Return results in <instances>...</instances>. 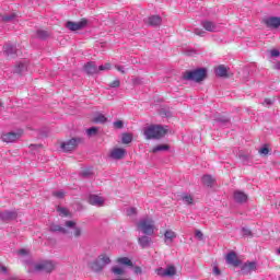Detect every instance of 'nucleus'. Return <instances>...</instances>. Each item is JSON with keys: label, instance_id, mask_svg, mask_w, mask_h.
<instances>
[{"label": "nucleus", "instance_id": "nucleus-1", "mask_svg": "<svg viewBox=\"0 0 280 280\" xmlns=\"http://www.w3.org/2000/svg\"><path fill=\"white\" fill-rule=\"evenodd\" d=\"M50 231H52V233H63V235H68L69 237H80V235H82V230L78 228L73 221H67L66 228L58 224H52L50 225Z\"/></svg>", "mask_w": 280, "mask_h": 280}, {"label": "nucleus", "instance_id": "nucleus-2", "mask_svg": "<svg viewBox=\"0 0 280 280\" xmlns=\"http://www.w3.org/2000/svg\"><path fill=\"white\" fill-rule=\"evenodd\" d=\"M168 131L170 129L163 125H149L143 128V135L148 140L154 139L159 141L160 139H163Z\"/></svg>", "mask_w": 280, "mask_h": 280}, {"label": "nucleus", "instance_id": "nucleus-3", "mask_svg": "<svg viewBox=\"0 0 280 280\" xmlns=\"http://www.w3.org/2000/svg\"><path fill=\"white\" fill-rule=\"evenodd\" d=\"M137 229L140 233H143V235L149 236L155 235L156 231H159L153 219L149 217L140 219L137 223Z\"/></svg>", "mask_w": 280, "mask_h": 280}, {"label": "nucleus", "instance_id": "nucleus-4", "mask_svg": "<svg viewBox=\"0 0 280 280\" xmlns=\"http://www.w3.org/2000/svg\"><path fill=\"white\" fill-rule=\"evenodd\" d=\"M183 78L184 80H192V82H202L207 78V69L199 68L192 71H186Z\"/></svg>", "mask_w": 280, "mask_h": 280}, {"label": "nucleus", "instance_id": "nucleus-5", "mask_svg": "<svg viewBox=\"0 0 280 280\" xmlns=\"http://www.w3.org/2000/svg\"><path fill=\"white\" fill-rule=\"evenodd\" d=\"M56 270V262L51 260H42L34 265V269H30L31 272H52Z\"/></svg>", "mask_w": 280, "mask_h": 280}, {"label": "nucleus", "instance_id": "nucleus-6", "mask_svg": "<svg viewBox=\"0 0 280 280\" xmlns=\"http://www.w3.org/2000/svg\"><path fill=\"white\" fill-rule=\"evenodd\" d=\"M155 273L158 275V277L172 278L176 276V267L174 265H168L165 268L160 267L155 269Z\"/></svg>", "mask_w": 280, "mask_h": 280}, {"label": "nucleus", "instance_id": "nucleus-7", "mask_svg": "<svg viewBox=\"0 0 280 280\" xmlns=\"http://www.w3.org/2000/svg\"><path fill=\"white\" fill-rule=\"evenodd\" d=\"M89 25V21L86 19L81 20L80 22H71L68 21L66 23L67 30H70V32H78L80 30H84Z\"/></svg>", "mask_w": 280, "mask_h": 280}, {"label": "nucleus", "instance_id": "nucleus-8", "mask_svg": "<svg viewBox=\"0 0 280 280\" xmlns=\"http://www.w3.org/2000/svg\"><path fill=\"white\" fill-rule=\"evenodd\" d=\"M108 264H110V258L106 255H101L97 260L92 264L91 268L98 272V270H102V268H104V266H108Z\"/></svg>", "mask_w": 280, "mask_h": 280}, {"label": "nucleus", "instance_id": "nucleus-9", "mask_svg": "<svg viewBox=\"0 0 280 280\" xmlns=\"http://www.w3.org/2000/svg\"><path fill=\"white\" fill-rule=\"evenodd\" d=\"M79 143H80L79 138H72L69 141L61 142L60 148L63 152H73V150L78 148Z\"/></svg>", "mask_w": 280, "mask_h": 280}, {"label": "nucleus", "instance_id": "nucleus-10", "mask_svg": "<svg viewBox=\"0 0 280 280\" xmlns=\"http://www.w3.org/2000/svg\"><path fill=\"white\" fill-rule=\"evenodd\" d=\"M127 154L126 149L124 148H114L109 151L108 156L109 159H113V161H121V159H125Z\"/></svg>", "mask_w": 280, "mask_h": 280}, {"label": "nucleus", "instance_id": "nucleus-11", "mask_svg": "<svg viewBox=\"0 0 280 280\" xmlns=\"http://www.w3.org/2000/svg\"><path fill=\"white\" fill-rule=\"evenodd\" d=\"M262 22L266 25V27H268L269 30H279L280 28V18H278V16L265 18L262 20Z\"/></svg>", "mask_w": 280, "mask_h": 280}, {"label": "nucleus", "instance_id": "nucleus-12", "mask_svg": "<svg viewBox=\"0 0 280 280\" xmlns=\"http://www.w3.org/2000/svg\"><path fill=\"white\" fill-rule=\"evenodd\" d=\"M176 237H178V234L172 229H167L164 232V244L166 246H172L174 242H176Z\"/></svg>", "mask_w": 280, "mask_h": 280}, {"label": "nucleus", "instance_id": "nucleus-13", "mask_svg": "<svg viewBox=\"0 0 280 280\" xmlns=\"http://www.w3.org/2000/svg\"><path fill=\"white\" fill-rule=\"evenodd\" d=\"M201 26L203 27V30H206V32L215 33V32H220L221 30L220 24L210 20L202 21Z\"/></svg>", "mask_w": 280, "mask_h": 280}, {"label": "nucleus", "instance_id": "nucleus-14", "mask_svg": "<svg viewBox=\"0 0 280 280\" xmlns=\"http://www.w3.org/2000/svg\"><path fill=\"white\" fill-rule=\"evenodd\" d=\"M257 270V261H247L241 266V271L243 275H250Z\"/></svg>", "mask_w": 280, "mask_h": 280}, {"label": "nucleus", "instance_id": "nucleus-15", "mask_svg": "<svg viewBox=\"0 0 280 280\" xmlns=\"http://www.w3.org/2000/svg\"><path fill=\"white\" fill-rule=\"evenodd\" d=\"M226 264H230V266H234V268H237L240 266L241 261L240 258H237V254L235 252H231L225 257Z\"/></svg>", "mask_w": 280, "mask_h": 280}, {"label": "nucleus", "instance_id": "nucleus-16", "mask_svg": "<svg viewBox=\"0 0 280 280\" xmlns=\"http://www.w3.org/2000/svg\"><path fill=\"white\" fill-rule=\"evenodd\" d=\"M20 138H21V133H16V132H9V133L2 135V141H4L5 143H14V141H18V139Z\"/></svg>", "mask_w": 280, "mask_h": 280}, {"label": "nucleus", "instance_id": "nucleus-17", "mask_svg": "<svg viewBox=\"0 0 280 280\" xmlns=\"http://www.w3.org/2000/svg\"><path fill=\"white\" fill-rule=\"evenodd\" d=\"M89 202L94 207H104L105 199L97 195H90Z\"/></svg>", "mask_w": 280, "mask_h": 280}, {"label": "nucleus", "instance_id": "nucleus-18", "mask_svg": "<svg viewBox=\"0 0 280 280\" xmlns=\"http://www.w3.org/2000/svg\"><path fill=\"white\" fill-rule=\"evenodd\" d=\"M15 211H4L0 212V222H10V220H16Z\"/></svg>", "mask_w": 280, "mask_h": 280}, {"label": "nucleus", "instance_id": "nucleus-19", "mask_svg": "<svg viewBox=\"0 0 280 280\" xmlns=\"http://www.w3.org/2000/svg\"><path fill=\"white\" fill-rule=\"evenodd\" d=\"M214 73L219 78H226L229 75V67L220 65L217 68H214Z\"/></svg>", "mask_w": 280, "mask_h": 280}, {"label": "nucleus", "instance_id": "nucleus-20", "mask_svg": "<svg viewBox=\"0 0 280 280\" xmlns=\"http://www.w3.org/2000/svg\"><path fill=\"white\" fill-rule=\"evenodd\" d=\"M233 198H234L235 202L243 203L248 200V195L243 191L236 190V191H234Z\"/></svg>", "mask_w": 280, "mask_h": 280}, {"label": "nucleus", "instance_id": "nucleus-21", "mask_svg": "<svg viewBox=\"0 0 280 280\" xmlns=\"http://www.w3.org/2000/svg\"><path fill=\"white\" fill-rule=\"evenodd\" d=\"M24 71H27V60H21L14 67V73H24Z\"/></svg>", "mask_w": 280, "mask_h": 280}, {"label": "nucleus", "instance_id": "nucleus-22", "mask_svg": "<svg viewBox=\"0 0 280 280\" xmlns=\"http://www.w3.org/2000/svg\"><path fill=\"white\" fill-rule=\"evenodd\" d=\"M16 46L12 45V44H5L3 46V54L4 56H14L16 55Z\"/></svg>", "mask_w": 280, "mask_h": 280}, {"label": "nucleus", "instance_id": "nucleus-23", "mask_svg": "<svg viewBox=\"0 0 280 280\" xmlns=\"http://www.w3.org/2000/svg\"><path fill=\"white\" fill-rule=\"evenodd\" d=\"M138 243L141 248H148L152 245V238L150 236H140Z\"/></svg>", "mask_w": 280, "mask_h": 280}, {"label": "nucleus", "instance_id": "nucleus-24", "mask_svg": "<svg viewBox=\"0 0 280 280\" xmlns=\"http://www.w3.org/2000/svg\"><path fill=\"white\" fill-rule=\"evenodd\" d=\"M201 183L206 187H213V185H215V179L211 175H203L201 178Z\"/></svg>", "mask_w": 280, "mask_h": 280}, {"label": "nucleus", "instance_id": "nucleus-25", "mask_svg": "<svg viewBox=\"0 0 280 280\" xmlns=\"http://www.w3.org/2000/svg\"><path fill=\"white\" fill-rule=\"evenodd\" d=\"M84 69L89 73V75H93V73H97L98 71L97 66L93 61L88 62Z\"/></svg>", "mask_w": 280, "mask_h": 280}, {"label": "nucleus", "instance_id": "nucleus-26", "mask_svg": "<svg viewBox=\"0 0 280 280\" xmlns=\"http://www.w3.org/2000/svg\"><path fill=\"white\" fill-rule=\"evenodd\" d=\"M167 150H170L168 144H158V145L152 148L151 152L153 154H156L158 152H167Z\"/></svg>", "mask_w": 280, "mask_h": 280}, {"label": "nucleus", "instance_id": "nucleus-27", "mask_svg": "<svg viewBox=\"0 0 280 280\" xmlns=\"http://www.w3.org/2000/svg\"><path fill=\"white\" fill-rule=\"evenodd\" d=\"M161 22L162 20H161V16L159 15H152L149 18V21H148L149 25H153L154 27H156V25H160Z\"/></svg>", "mask_w": 280, "mask_h": 280}, {"label": "nucleus", "instance_id": "nucleus-28", "mask_svg": "<svg viewBox=\"0 0 280 280\" xmlns=\"http://www.w3.org/2000/svg\"><path fill=\"white\" fill-rule=\"evenodd\" d=\"M92 121H94V124H106V121H108V118H106L104 114H96Z\"/></svg>", "mask_w": 280, "mask_h": 280}, {"label": "nucleus", "instance_id": "nucleus-29", "mask_svg": "<svg viewBox=\"0 0 280 280\" xmlns=\"http://www.w3.org/2000/svg\"><path fill=\"white\" fill-rule=\"evenodd\" d=\"M182 200L184 205H194V196L187 192L182 195Z\"/></svg>", "mask_w": 280, "mask_h": 280}, {"label": "nucleus", "instance_id": "nucleus-30", "mask_svg": "<svg viewBox=\"0 0 280 280\" xmlns=\"http://www.w3.org/2000/svg\"><path fill=\"white\" fill-rule=\"evenodd\" d=\"M117 264H119L120 266H129L132 268V260H130V258L128 257L118 258Z\"/></svg>", "mask_w": 280, "mask_h": 280}, {"label": "nucleus", "instance_id": "nucleus-31", "mask_svg": "<svg viewBox=\"0 0 280 280\" xmlns=\"http://www.w3.org/2000/svg\"><path fill=\"white\" fill-rule=\"evenodd\" d=\"M57 211L61 218H69V215H71V212H69L67 208L58 207Z\"/></svg>", "mask_w": 280, "mask_h": 280}, {"label": "nucleus", "instance_id": "nucleus-32", "mask_svg": "<svg viewBox=\"0 0 280 280\" xmlns=\"http://www.w3.org/2000/svg\"><path fill=\"white\" fill-rule=\"evenodd\" d=\"M16 19V14L11 13L10 15H2L0 16V21H3L4 23H8L10 21H14Z\"/></svg>", "mask_w": 280, "mask_h": 280}, {"label": "nucleus", "instance_id": "nucleus-33", "mask_svg": "<svg viewBox=\"0 0 280 280\" xmlns=\"http://www.w3.org/2000/svg\"><path fill=\"white\" fill-rule=\"evenodd\" d=\"M121 141L125 144L132 143V133H122Z\"/></svg>", "mask_w": 280, "mask_h": 280}, {"label": "nucleus", "instance_id": "nucleus-34", "mask_svg": "<svg viewBox=\"0 0 280 280\" xmlns=\"http://www.w3.org/2000/svg\"><path fill=\"white\" fill-rule=\"evenodd\" d=\"M49 36V33L47 31H37L36 32V37L45 39Z\"/></svg>", "mask_w": 280, "mask_h": 280}, {"label": "nucleus", "instance_id": "nucleus-35", "mask_svg": "<svg viewBox=\"0 0 280 280\" xmlns=\"http://www.w3.org/2000/svg\"><path fill=\"white\" fill-rule=\"evenodd\" d=\"M126 215L132 218V215H137V208L131 207L126 209Z\"/></svg>", "mask_w": 280, "mask_h": 280}, {"label": "nucleus", "instance_id": "nucleus-36", "mask_svg": "<svg viewBox=\"0 0 280 280\" xmlns=\"http://www.w3.org/2000/svg\"><path fill=\"white\" fill-rule=\"evenodd\" d=\"M112 272L114 275H124L126 271L124 270V268L115 266L112 268Z\"/></svg>", "mask_w": 280, "mask_h": 280}, {"label": "nucleus", "instance_id": "nucleus-37", "mask_svg": "<svg viewBox=\"0 0 280 280\" xmlns=\"http://www.w3.org/2000/svg\"><path fill=\"white\" fill-rule=\"evenodd\" d=\"M97 127H92L90 129L86 130V135L88 137H95V135H97Z\"/></svg>", "mask_w": 280, "mask_h": 280}, {"label": "nucleus", "instance_id": "nucleus-38", "mask_svg": "<svg viewBox=\"0 0 280 280\" xmlns=\"http://www.w3.org/2000/svg\"><path fill=\"white\" fill-rule=\"evenodd\" d=\"M194 34H196V36H201V37L207 36V32H205V30L202 28H195Z\"/></svg>", "mask_w": 280, "mask_h": 280}, {"label": "nucleus", "instance_id": "nucleus-39", "mask_svg": "<svg viewBox=\"0 0 280 280\" xmlns=\"http://www.w3.org/2000/svg\"><path fill=\"white\" fill-rule=\"evenodd\" d=\"M52 196H55V198L62 199V198H65V191H62V190L54 191Z\"/></svg>", "mask_w": 280, "mask_h": 280}, {"label": "nucleus", "instance_id": "nucleus-40", "mask_svg": "<svg viewBox=\"0 0 280 280\" xmlns=\"http://www.w3.org/2000/svg\"><path fill=\"white\" fill-rule=\"evenodd\" d=\"M110 89H119L121 86V82L119 80H115L109 84Z\"/></svg>", "mask_w": 280, "mask_h": 280}, {"label": "nucleus", "instance_id": "nucleus-41", "mask_svg": "<svg viewBox=\"0 0 280 280\" xmlns=\"http://www.w3.org/2000/svg\"><path fill=\"white\" fill-rule=\"evenodd\" d=\"M98 71H110V63L100 66Z\"/></svg>", "mask_w": 280, "mask_h": 280}, {"label": "nucleus", "instance_id": "nucleus-42", "mask_svg": "<svg viewBox=\"0 0 280 280\" xmlns=\"http://www.w3.org/2000/svg\"><path fill=\"white\" fill-rule=\"evenodd\" d=\"M114 128H116L117 130H121V128H124V121L121 120H116L114 122Z\"/></svg>", "mask_w": 280, "mask_h": 280}, {"label": "nucleus", "instance_id": "nucleus-43", "mask_svg": "<svg viewBox=\"0 0 280 280\" xmlns=\"http://www.w3.org/2000/svg\"><path fill=\"white\" fill-rule=\"evenodd\" d=\"M18 255H20V257H30V252L27 249H20Z\"/></svg>", "mask_w": 280, "mask_h": 280}, {"label": "nucleus", "instance_id": "nucleus-44", "mask_svg": "<svg viewBox=\"0 0 280 280\" xmlns=\"http://www.w3.org/2000/svg\"><path fill=\"white\" fill-rule=\"evenodd\" d=\"M212 273L214 275V277H220V275H222V271H220V268H218V266H214L212 269Z\"/></svg>", "mask_w": 280, "mask_h": 280}, {"label": "nucleus", "instance_id": "nucleus-45", "mask_svg": "<svg viewBox=\"0 0 280 280\" xmlns=\"http://www.w3.org/2000/svg\"><path fill=\"white\" fill-rule=\"evenodd\" d=\"M195 237L197 240H202L205 237V235L202 234V232L200 230H196L195 231Z\"/></svg>", "mask_w": 280, "mask_h": 280}, {"label": "nucleus", "instance_id": "nucleus-46", "mask_svg": "<svg viewBox=\"0 0 280 280\" xmlns=\"http://www.w3.org/2000/svg\"><path fill=\"white\" fill-rule=\"evenodd\" d=\"M270 54H271L272 58H279V56H280V52L278 49H271Z\"/></svg>", "mask_w": 280, "mask_h": 280}, {"label": "nucleus", "instance_id": "nucleus-47", "mask_svg": "<svg viewBox=\"0 0 280 280\" xmlns=\"http://www.w3.org/2000/svg\"><path fill=\"white\" fill-rule=\"evenodd\" d=\"M132 84L137 85L141 83V79L139 77L132 78L131 79Z\"/></svg>", "mask_w": 280, "mask_h": 280}, {"label": "nucleus", "instance_id": "nucleus-48", "mask_svg": "<svg viewBox=\"0 0 280 280\" xmlns=\"http://www.w3.org/2000/svg\"><path fill=\"white\" fill-rule=\"evenodd\" d=\"M269 150H268V147H262L260 150H259V154H268Z\"/></svg>", "mask_w": 280, "mask_h": 280}, {"label": "nucleus", "instance_id": "nucleus-49", "mask_svg": "<svg viewBox=\"0 0 280 280\" xmlns=\"http://www.w3.org/2000/svg\"><path fill=\"white\" fill-rule=\"evenodd\" d=\"M243 235H252V232L250 230L246 229V228H243Z\"/></svg>", "mask_w": 280, "mask_h": 280}, {"label": "nucleus", "instance_id": "nucleus-50", "mask_svg": "<svg viewBox=\"0 0 280 280\" xmlns=\"http://www.w3.org/2000/svg\"><path fill=\"white\" fill-rule=\"evenodd\" d=\"M265 106H270L272 104V101L270 98H266L262 103Z\"/></svg>", "mask_w": 280, "mask_h": 280}, {"label": "nucleus", "instance_id": "nucleus-51", "mask_svg": "<svg viewBox=\"0 0 280 280\" xmlns=\"http://www.w3.org/2000/svg\"><path fill=\"white\" fill-rule=\"evenodd\" d=\"M133 272L136 273V275H141V267H135V269H133Z\"/></svg>", "mask_w": 280, "mask_h": 280}, {"label": "nucleus", "instance_id": "nucleus-52", "mask_svg": "<svg viewBox=\"0 0 280 280\" xmlns=\"http://www.w3.org/2000/svg\"><path fill=\"white\" fill-rule=\"evenodd\" d=\"M117 71H119L120 73H125L124 71V66H116Z\"/></svg>", "mask_w": 280, "mask_h": 280}, {"label": "nucleus", "instance_id": "nucleus-53", "mask_svg": "<svg viewBox=\"0 0 280 280\" xmlns=\"http://www.w3.org/2000/svg\"><path fill=\"white\" fill-rule=\"evenodd\" d=\"M0 270H1V272H3L5 275L8 272V267L0 266Z\"/></svg>", "mask_w": 280, "mask_h": 280}]
</instances>
